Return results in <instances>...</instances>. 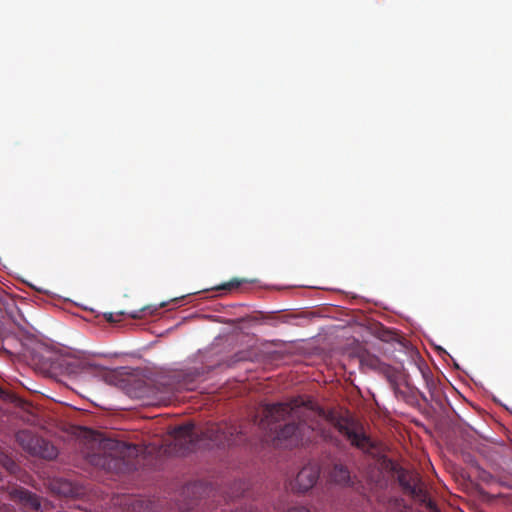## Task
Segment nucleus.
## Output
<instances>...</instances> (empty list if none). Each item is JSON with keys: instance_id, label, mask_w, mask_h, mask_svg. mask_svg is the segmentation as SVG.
<instances>
[{"instance_id": "1", "label": "nucleus", "mask_w": 512, "mask_h": 512, "mask_svg": "<svg viewBox=\"0 0 512 512\" xmlns=\"http://www.w3.org/2000/svg\"><path fill=\"white\" fill-rule=\"evenodd\" d=\"M312 413L310 401L295 398L286 403L262 406L254 416V424L273 434L276 446L294 448L312 441L315 428L307 424Z\"/></svg>"}, {"instance_id": "2", "label": "nucleus", "mask_w": 512, "mask_h": 512, "mask_svg": "<svg viewBox=\"0 0 512 512\" xmlns=\"http://www.w3.org/2000/svg\"><path fill=\"white\" fill-rule=\"evenodd\" d=\"M205 373L204 367L174 371L160 377L153 385L139 384L136 397L146 400L149 405L167 404L176 393L195 390Z\"/></svg>"}, {"instance_id": "3", "label": "nucleus", "mask_w": 512, "mask_h": 512, "mask_svg": "<svg viewBox=\"0 0 512 512\" xmlns=\"http://www.w3.org/2000/svg\"><path fill=\"white\" fill-rule=\"evenodd\" d=\"M243 434L242 427L228 422L210 423L197 430L192 422L174 427L170 435L175 444L185 450H193L200 441L207 440L213 446L225 447L238 443Z\"/></svg>"}, {"instance_id": "4", "label": "nucleus", "mask_w": 512, "mask_h": 512, "mask_svg": "<svg viewBox=\"0 0 512 512\" xmlns=\"http://www.w3.org/2000/svg\"><path fill=\"white\" fill-rule=\"evenodd\" d=\"M98 454L91 456V462L107 470L125 471L135 467L134 459L140 448L135 444H127L111 438L99 442Z\"/></svg>"}, {"instance_id": "5", "label": "nucleus", "mask_w": 512, "mask_h": 512, "mask_svg": "<svg viewBox=\"0 0 512 512\" xmlns=\"http://www.w3.org/2000/svg\"><path fill=\"white\" fill-rule=\"evenodd\" d=\"M320 415L343 435L353 447L371 453L378 448V444L365 432L364 426L348 413L330 410L321 411Z\"/></svg>"}, {"instance_id": "6", "label": "nucleus", "mask_w": 512, "mask_h": 512, "mask_svg": "<svg viewBox=\"0 0 512 512\" xmlns=\"http://www.w3.org/2000/svg\"><path fill=\"white\" fill-rule=\"evenodd\" d=\"M392 470L397 476V481L405 494L426 506L430 512H440L436 503L430 498L418 473L393 464Z\"/></svg>"}, {"instance_id": "7", "label": "nucleus", "mask_w": 512, "mask_h": 512, "mask_svg": "<svg viewBox=\"0 0 512 512\" xmlns=\"http://www.w3.org/2000/svg\"><path fill=\"white\" fill-rule=\"evenodd\" d=\"M15 438L23 450L33 456L45 459H53L57 456V451L53 445L28 429L18 431Z\"/></svg>"}, {"instance_id": "8", "label": "nucleus", "mask_w": 512, "mask_h": 512, "mask_svg": "<svg viewBox=\"0 0 512 512\" xmlns=\"http://www.w3.org/2000/svg\"><path fill=\"white\" fill-rule=\"evenodd\" d=\"M320 470L316 464L305 465L297 474L293 482L290 483L292 491L296 493H305L310 490L319 478Z\"/></svg>"}, {"instance_id": "9", "label": "nucleus", "mask_w": 512, "mask_h": 512, "mask_svg": "<svg viewBox=\"0 0 512 512\" xmlns=\"http://www.w3.org/2000/svg\"><path fill=\"white\" fill-rule=\"evenodd\" d=\"M11 495L14 500L19 501L25 507H28L32 510L38 511L41 507V501L39 497L27 489L15 488L11 492Z\"/></svg>"}, {"instance_id": "10", "label": "nucleus", "mask_w": 512, "mask_h": 512, "mask_svg": "<svg viewBox=\"0 0 512 512\" xmlns=\"http://www.w3.org/2000/svg\"><path fill=\"white\" fill-rule=\"evenodd\" d=\"M330 479L332 482L342 486H351L354 484L348 467L342 463H335L333 465L330 472Z\"/></svg>"}, {"instance_id": "11", "label": "nucleus", "mask_w": 512, "mask_h": 512, "mask_svg": "<svg viewBox=\"0 0 512 512\" xmlns=\"http://www.w3.org/2000/svg\"><path fill=\"white\" fill-rule=\"evenodd\" d=\"M359 363H360V367L361 369H368V370H374V371H379V372H386L387 371V366L382 363L380 361V359L367 352V351H362L359 353Z\"/></svg>"}, {"instance_id": "12", "label": "nucleus", "mask_w": 512, "mask_h": 512, "mask_svg": "<svg viewBox=\"0 0 512 512\" xmlns=\"http://www.w3.org/2000/svg\"><path fill=\"white\" fill-rule=\"evenodd\" d=\"M4 312L8 319L13 322L17 327H22L24 319L21 311L17 307L13 299H9L3 303Z\"/></svg>"}, {"instance_id": "13", "label": "nucleus", "mask_w": 512, "mask_h": 512, "mask_svg": "<svg viewBox=\"0 0 512 512\" xmlns=\"http://www.w3.org/2000/svg\"><path fill=\"white\" fill-rule=\"evenodd\" d=\"M80 368L89 373L102 374L104 367L90 359H83L79 362Z\"/></svg>"}, {"instance_id": "14", "label": "nucleus", "mask_w": 512, "mask_h": 512, "mask_svg": "<svg viewBox=\"0 0 512 512\" xmlns=\"http://www.w3.org/2000/svg\"><path fill=\"white\" fill-rule=\"evenodd\" d=\"M244 282H246V281L235 278V279H232L229 282L221 285L220 287H218V289H224V290L235 289V288H238Z\"/></svg>"}, {"instance_id": "15", "label": "nucleus", "mask_w": 512, "mask_h": 512, "mask_svg": "<svg viewBox=\"0 0 512 512\" xmlns=\"http://www.w3.org/2000/svg\"><path fill=\"white\" fill-rule=\"evenodd\" d=\"M288 512H310L309 509L305 506L296 505L291 507Z\"/></svg>"}, {"instance_id": "16", "label": "nucleus", "mask_w": 512, "mask_h": 512, "mask_svg": "<svg viewBox=\"0 0 512 512\" xmlns=\"http://www.w3.org/2000/svg\"><path fill=\"white\" fill-rule=\"evenodd\" d=\"M10 397L9 393L0 387V399L7 400Z\"/></svg>"}, {"instance_id": "17", "label": "nucleus", "mask_w": 512, "mask_h": 512, "mask_svg": "<svg viewBox=\"0 0 512 512\" xmlns=\"http://www.w3.org/2000/svg\"><path fill=\"white\" fill-rule=\"evenodd\" d=\"M63 490L61 491V493H63L64 495H68L71 491L69 485L67 483H64L63 484Z\"/></svg>"}, {"instance_id": "18", "label": "nucleus", "mask_w": 512, "mask_h": 512, "mask_svg": "<svg viewBox=\"0 0 512 512\" xmlns=\"http://www.w3.org/2000/svg\"><path fill=\"white\" fill-rule=\"evenodd\" d=\"M105 319L108 322H116L117 320L114 318L113 313L105 314Z\"/></svg>"}, {"instance_id": "19", "label": "nucleus", "mask_w": 512, "mask_h": 512, "mask_svg": "<svg viewBox=\"0 0 512 512\" xmlns=\"http://www.w3.org/2000/svg\"><path fill=\"white\" fill-rule=\"evenodd\" d=\"M129 316H130L131 318H133V319H136V318H138V317H139V314H138V313H131V314H129Z\"/></svg>"}]
</instances>
